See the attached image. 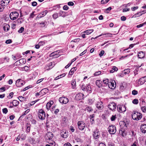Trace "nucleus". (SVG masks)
I'll use <instances>...</instances> for the list:
<instances>
[{"mask_svg":"<svg viewBox=\"0 0 146 146\" xmlns=\"http://www.w3.org/2000/svg\"><path fill=\"white\" fill-rule=\"evenodd\" d=\"M76 70V67H73L69 71L68 76L69 77H71L72 75L73 74L74 72Z\"/></svg>","mask_w":146,"mask_h":146,"instance_id":"f3484780","label":"nucleus"},{"mask_svg":"<svg viewBox=\"0 0 146 146\" xmlns=\"http://www.w3.org/2000/svg\"><path fill=\"white\" fill-rule=\"evenodd\" d=\"M68 5L69 6H73L74 5V3L71 1L69 2L68 3Z\"/></svg>","mask_w":146,"mask_h":146,"instance_id":"774afa93","label":"nucleus"},{"mask_svg":"<svg viewBox=\"0 0 146 146\" xmlns=\"http://www.w3.org/2000/svg\"><path fill=\"white\" fill-rule=\"evenodd\" d=\"M24 28L23 27H21L18 30V32L20 33H22L24 31Z\"/></svg>","mask_w":146,"mask_h":146,"instance_id":"de8ad7c7","label":"nucleus"},{"mask_svg":"<svg viewBox=\"0 0 146 146\" xmlns=\"http://www.w3.org/2000/svg\"><path fill=\"white\" fill-rule=\"evenodd\" d=\"M108 130L110 134H115L116 132L115 127L113 125H110L108 128Z\"/></svg>","mask_w":146,"mask_h":146,"instance_id":"20e7f679","label":"nucleus"},{"mask_svg":"<svg viewBox=\"0 0 146 146\" xmlns=\"http://www.w3.org/2000/svg\"><path fill=\"white\" fill-rule=\"evenodd\" d=\"M37 3L36 1H33L32 3V5L33 6H35L37 5Z\"/></svg>","mask_w":146,"mask_h":146,"instance_id":"338daca9","label":"nucleus"},{"mask_svg":"<svg viewBox=\"0 0 146 146\" xmlns=\"http://www.w3.org/2000/svg\"><path fill=\"white\" fill-rule=\"evenodd\" d=\"M5 90V87H3L0 88V92L4 91Z\"/></svg>","mask_w":146,"mask_h":146,"instance_id":"13d9d810","label":"nucleus"},{"mask_svg":"<svg viewBox=\"0 0 146 146\" xmlns=\"http://www.w3.org/2000/svg\"><path fill=\"white\" fill-rule=\"evenodd\" d=\"M98 131L97 130H96V131L94 132L93 134V136L94 138L95 139H98L99 138L100 135L98 133Z\"/></svg>","mask_w":146,"mask_h":146,"instance_id":"dca6fc26","label":"nucleus"},{"mask_svg":"<svg viewBox=\"0 0 146 146\" xmlns=\"http://www.w3.org/2000/svg\"><path fill=\"white\" fill-rule=\"evenodd\" d=\"M117 109L118 111L120 112H124L126 110V108L125 106H121L119 105L117 106Z\"/></svg>","mask_w":146,"mask_h":146,"instance_id":"6e6552de","label":"nucleus"},{"mask_svg":"<svg viewBox=\"0 0 146 146\" xmlns=\"http://www.w3.org/2000/svg\"><path fill=\"white\" fill-rule=\"evenodd\" d=\"M130 70L129 68L125 69L122 72L123 74V75H126L127 74H129L130 72Z\"/></svg>","mask_w":146,"mask_h":146,"instance_id":"c756f323","label":"nucleus"},{"mask_svg":"<svg viewBox=\"0 0 146 146\" xmlns=\"http://www.w3.org/2000/svg\"><path fill=\"white\" fill-rule=\"evenodd\" d=\"M86 90H87V92L89 93H90L91 92L92 89L90 84H88L87 85Z\"/></svg>","mask_w":146,"mask_h":146,"instance_id":"bb28decb","label":"nucleus"},{"mask_svg":"<svg viewBox=\"0 0 146 146\" xmlns=\"http://www.w3.org/2000/svg\"><path fill=\"white\" fill-rule=\"evenodd\" d=\"M109 87L111 89H114L116 87V82L115 80H111L108 84Z\"/></svg>","mask_w":146,"mask_h":146,"instance_id":"0eeeda50","label":"nucleus"},{"mask_svg":"<svg viewBox=\"0 0 146 146\" xmlns=\"http://www.w3.org/2000/svg\"><path fill=\"white\" fill-rule=\"evenodd\" d=\"M145 82H146V81H145V80L143 76V77L142 78H140L139 79V82H138V83L139 84H140L141 85H142Z\"/></svg>","mask_w":146,"mask_h":146,"instance_id":"aec40b11","label":"nucleus"},{"mask_svg":"<svg viewBox=\"0 0 146 146\" xmlns=\"http://www.w3.org/2000/svg\"><path fill=\"white\" fill-rule=\"evenodd\" d=\"M138 100L137 99H134L132 101V103L135 104H137L138 103Z\"/></svg>","mask_w":146,"mask_h":146,"instance_id":"a19ab883","label":"nucleus"},{"mask_svg":"<svg viewBox=\"0 0 146 146\" xmlns=\"http://www.w3.org/2000/svg\"><path fill=\"white\" fill-rule=\"evenodd\" d=\"M71 86L73 89H75L76 86V82L75 80H72L71 81Z\"/></svg>","mask_w":146,"mask_h":146,"instance_id":"cd10ccee","label":"nucleus"},{"mask_svg":"<svg viewBox=\"0 0 146 146\" xmlns=\"http://www.w3.org/2000/svg\"><path fill=\"white\" fill-rule=\"evenodd\" d=\"M8 110L6 108H4L3 109V113L5 114H6L8 112Z\"/></svg>","mask_w":146,"mask_h":146,"instance_id":"09e8293b","label":"nucleus"},{"mask_svg":"<svg viewBox=\"0 0 146 146\" xmlns=\"http://www.w3.org/2000/svg\"><path fill=\"white\" fill-rule=\"evenodd\" d=\"M20 137L21 139L25 140L26 139V136L25 134H22L21 135Z\"/></svg>","mask_w":146,"mask_h":146,"instance_id":"c03bdc74","label":"nucleus"},{"mask_svg":"<svg viewBox=\"0 0 146 146\" xmlns=\"http://www.w3.org/2000/svg\"><path fill=\"white\" fill-rule=\"evenodd\" d=\"M10 26L8 24H6L3 27V29L5 31H7L9 30Z\"/></svg>","mask_w":146,"mask_h":146,"instance_id":"2f4dec72","label":"nucleus"},{"mask_svg":"<svg viewBox=\"0 0 146 146\" xmlns=\"http://www.w3.org/2000/svg\"><path fill=\"white\" fill-rule=\"evenodd\" d=\"M53 18L55 19H56L58 17V13H56L52 15Z\"/></svg>","mask_w":146,"mask_h":146,"instance_id":"a18cd8bd","label":"nucleus"},{"mask_svg":"<svg viewBox=\"0 0 146 146\" xmlns=\"http://www.w3.org/2000/svg\"><path fill=\"white\" fill-rule=\"evenodd\" d=\"M80 40V39L79 38H77V39H74L73 40H72L71 41V42H79Z\"/></svg>","mask_w":146,"mask_h":146,"instance_id":"bf43d9fd","label":"nucleus"},{"mask_svg":"<svg viewBox=\"0 0 146 146\" xmlns=\"http://www.w3.org/2000/svg\"><path fill=\"white\" fill-rule=\"evenodd\" d=\"M24 84L23 81L19 79L17 80L16 82V85L18 87H21Z\"/></svg>","mask_w":146,"mask_h":146,"instance_id":"9b49d317","label":"nucleus"},{"mask_svg":"<svg viewBox=\"0 0 146 146\" xmlns=\"http://www.w3.org/2000/svg\"><path fill=\"white\" fill-rule=\"evenodd\" d=\"M121 124V126L123 127L122 128H125L127 129V126L128 125V123L127 121L126 122L124 121L121 122L120 123Z\"/></svg>","mask_w":146,"mask_h":146,"instance_id":"6ab92c4d","label":"nucleus"},{"mask_svg":"<svg viewBox=\"0 0 146 146\" xmlns=\"http://www.w3.org/2000/svg\"><path fill=\"white\" fill-rule=\"evenodd\" d=\"M49 145H50L51 146H55V143L54 141H52V142L49 143Z\"/></svg>","mask_w":146,"mask_h":146,"instance_id":"680f3d73","label":"nucleus"},{"mask_svg":"<svg viewBox=\"0 0 146 146\" xmlns=\"http://www.w3.org/2000/svg\"><path fill=\"white\" fill-rule=\"evenodd\" d=\"M59 101L61 103L66 104L68 102L69 100L65 96H62L59 98Z\"/></svg>","mask_w":146,"mask_h":146,"instance_id":"423d86ee","label":"nucleus"},{"mask_svg":"<svg viewBox=\"0 0 146 146\" xmlns=\"http://www.w3.org/2000/svg\"><path fill=\"white\" fill-rule=\"evenodd\" d=\"M93 31V29L88 30L85 31L84 33H86L87 35H89L92 33Z\"/></svg>","mask_w":146,"mask_h":146,"instance_id":"72a5a7b5","label":"nucleus"},{"mask_svg":"<svg viewBox=\"0 0 146 146\" xmlns=\"http://www.w3.org/2000/svg\"><path fill=\"white\" fill-rule=\"evenodd\" d=\"M51 105H50V103H48L46 105V108H47V109L48 110L50 109V108L51 107Z\"/></svg>","mask_w":146,"mask_h":146,"instance_id":"5fc2aeb1","label":"nucleus"},{"mask_svg":"<svg viewBox=\"0 0 146 146\" xmlns=\"http://www.w3.org/2000/svg\"><path fill=\"white\" fill-rule=\"evenodd\" d=\"M96 85L99 88L102 86V82L100 80H97L96 81Z\"/></svg>","mask_w":146,"mask_h":146,"instance_id":"393cba45","label":"nucleus"},{"mask_svg":"<svg viewBox=\"0 0 146 146\" xmlns=\"http://www.w3.org/2000/svg\"><path fill=\"white\" fill-rule=\"evenodd\" d=\"M84 95L82 93H79L77 94L76 96V98L78 100H80L84 98Z\"/></svg>","mask_w":146,"mask_h":146,"instance_id":"4468645a","label":"nucleus"},{"mask_svg":"<svg viewBox=\"0 0 146 146\" xmlns=\"http://www.w3.org/2000/svg\"><path fill=\"white\" fill-rule=\"evenodd\" d=\"M101 72L100 71H99L98 72H95L94 74V75L95 76H97L98 75L100 74H101Z\"/></svg>","mask_w":146,"mask_h":146,"instance_id":"6e6d98bb","label":"nucleus"},{"mask_svg":"<svg viewBox=\"0 0 146 146\" xmlns=\"http://www.w3.org/2000/svg\"><path fill=\"white\" fill-rule=\"evenodd\" d=\"M86 86L84 85H83L81 87V89L82 90H83L84 91H86Z\"/></svg>","mask_w":146,"mask_h":146,"instance_id":"e2e57ef3","label":"nucleus"},{"mask_svg":"<svg viewBox=\"0 0 146 146\" xmlns=\"http://www.w3.org/2000/svg\"><path fill=\"white\" fill-rule=\"evenodd\" d=\"M54 62H51L50 63L46 65L45 66V69L46 70H49L52 68L54 66L55 64Z\"/></svg>","mask_w":146,"mask_h":146,"instance_id":"9d476101","label":"nucleus"},{"mask_svg":"<svg viewBox=\"0 0 146 146\" xmlns=\"http://www.w3.org/2000/svg\"><path fill=\"white\" fill-rule=\"evenodd\" d=\"M12 42V40L11 39H9L6 41L5 43L7 44H9L11 43Z\"/></svg>","mask_w":146,"mask_h":146,"instance_id":"0e129e2a","label":"nucleus"},{"mask_svg":"<svg viewBox=\"0 0 146 146\" xmlns=\"http://www.w3.org/2000/svg\"><path fill=\"white\" fill-rule=\"evenodd\" d=\"M77 124L79 129L81 130H83L85 127V123L82 121H78Z\"/></svg>","mask_w":146,"mask_h":146,"instance_id":"39448f33","label":"nucleus"},{"mask_svg":"<svg viewBox=\"0 0 146 146\" xmlns=\"http://www.w3.org/2000/svg\"><path fill=\"white\" fill-rule=\"evenodd\" d=\"M58 14L59 15V16L63 17H65L67 15V13L66 12L61 11H59Z\"/></svg>","mask_w":146,"mask_h":146,"instance_id":"b1692460","label":"nucleus"},{"mask_svg":"<svg viewBox=\"0 0 146 146\" xmlns=\"http://www.w3.org/2000/svg\"><path fill=\"white\" fill-rule=\"evenodd\" d=\"M31 88V86H28L27 87H26L25 88L23 89V90H21V91H25L26 90L29 89V88Z\"/></svg>","mask_w":146,"mask_h":146,"instance_id":"864d4df0","label":"nucleus"},{"mask_svg":"<svg viewBox=\"0 0 146 146\" xmlns=\"http://www.w3.org/2000/svg\"><path fill=\"white\" fill-rule=\"evenodd\" d=\"M18 23H22L23 21V19L22 18H19L17 20Z\"/></svg>","mask_w":146,"mask_h":146,"instance_id":"3c124183","label":"nucleus"},{"mask_svg":"<svg viewBox=\"0 0 146 146\" xmlns=\"http://www.w3.org/2000/svg\"><path fill=\"white\" fill-rule=\"evenodd\" d=\"M11 103H12V104L13 105V106H14L16 107L19 104V102L18 101H17L16 100H14L12 102H11Z\"/></svg>","mask_w":146,"mask_h":146,"instance_id":"7c9ffc66","label":"nucleus"},{"mask_svg":"<svg viewBox=\"0 0 146 146\" xmlns=\"http://www.w3.org/2000/svg\"><path fill=\"white\" fill-rule=\"evenodd\" d=\"M48 90L46 88H44L42 89L40 91V93L41 94V95L42 96L46 94L48 92Z\"/></svg>","mask_w":146,"mask_h":146,"instance_id":"4be33fe9","label":"nucleus"},{"mask_svg":"<svg viewBox=\"0 0 146 146\" xmlns=\"http://www.w3.org/2000/svg\"><path fill=\"white\" fill-rule=\"evenodd\" d=\"M26 127L27 132L28 133H29L30 130V125L29 124H27L26 125Z\"/></svg>","mask_w":146,"mask_h":146,"instance_id":"f704fd0d","label":"nucleus"},{"mask_svg":"<svg viewBox=\"0 0 146 146\" xmlns=\"http://www.w3.org/2000/svg\"><path fill=\"white\" fill-rule=\"evenodd\" d=\"M131 115L133 119L137 121L140 119L142 117L141 113L135 111H133Z\"/></svg>","mask_w":146,"mask_h":146,"instance_id":"f257e3e1","label":"nucleus"},{"mask_svg":"<svg viewBox=\"0 0 146 146\" xmlns=\"http://www.w3.org/2000/svg\"><path fill=\"white\" fill-rule=\"evenodd\" d=\"M30 109H28L26 111L23 112L22 115L20 117V118L22 117L23 115H25L28 113L30 111Z\"/></svg>","mask_w":146,"mask_h":146,"instance_id":"e433bc0d","label":"nucleus"},{"mask_svg":"<svg viewBox=\"0 0 146 146\" xmlns=\"http://www.w3.org/2000/svg\"><path fill=\"white\" fill-rule=\"evenodd\" d=\"M116 118V115H112L111 117V119L112 121H114Z\"/></svg>","mask_w":146,"mask_h":146,"instance_id":"49530a36","label":"nucleus"},{"mask_svg":"<svg viewBox=\"0 0 146 146\" xmlns=\"http://www.w3.org/2000/svg\"><path fill=\"white\" fill-rule=\"evenodd\" d=\"M19 16V14L17 12L14 11L10 13L9 17L11 20H14L18 17Z\"/></svg>","mask_w":146,"mask_h":146,"instance_id":"7ed1b4c3","label":"nucleus"},{"mask_svg":"<svg viewBox=\"0 0 146 146\" xmlns=\"http://www.w3.org/2000/svg\"><path fill=\"white\" fill-rule=\"evenodd\" d=\"M104 53V50H101L99 53V55L100 57L102 56Z\"/></svg>","mask_w":146,"mask_h":146,"instance_id":"052dcab7","label":"nucleus"},{"mask_svg":"<svg viewBox=\"0 0 146 146\" xmlns=\"http://www.w3.org/2000/svg\"><path fill=\"white\" fill-rule=\"evenodd\" d=\"M95 99L94 98L89 99L88 100V103L89 105H92L94 104L95 102Z\"/></svg>","mask_w":146,"mask_h":146,"instance_id":"c85d7f7f","label":"nucleus"},{"mask_svg":"<svg viewBox=\"0 0 146 146\" xmlns=\"http://www.w3.org/2000/svg\"><path fill=\"white\" fill-rule=\"evenodd\" d=\"M141 132L144 133H146V124H143L141 126Z\"/></svg>","mask_w":146,"mask_h":146,"instance_id":"a211bd4d","label":"nucleus"},{"mask_svg":"<svg viewBox=\"0 0 146 146\" xmlns=\"http://www.w3.org/2000/svg\"><path fill=\"white\" fill-rule=\"evenodd\" d=\"M35 12V11H33L32 13H31L30 15V17L33 18L35 16V14L34 13Z\"/></svg>","mask_w":146,"mask_h":146,"instance_id":"69168bd1","label":"nucleus"},{"mask_svg":"<svg viewBox=\"0 0 146 146\" xmlns=\"http://www.w3.org/2000/svg\"><path fill=\"white\" fill-rule=\"evenodd\" d=\"M53 137V133L50 132H49L46 133L45 136V137L46 140H50L52 139Z\"/></svg>","mask_w":146,"mask_h":146,"instance_id":"f8f14e48","label":"nucleus"},{"mask_svg":"<svg viewBox=\"0 0 146 146\" xmlns=\"http://www.w3.org/2000/svg\"><path fill=\"white\" fill-rule=\"evenodd\" d=\"M13 94H14L13 93V92L10 93L9 94L8 96H7V98L9 99L13 97Z\"/></svg>","mask_w":146,"mask_h":146,"instance_id":"79ce46f5","label":"nucleus"},{"mask_svg":"<svg viewBox=\"0 0 146 146\" xmlns=\"http://www.w3.org/2000/svg\"><path fill=\"white\" fill-rule=\"evenodd\" d=\"M56 53L57 52H54L52 53L50 55V56H53L54 58L58 57L59 56V55L57 54Z\"/></svg>","mask_w":146,"mask_h":146,"instance_id":"473e14b6","label":"nucleus"},{"mask_svg":"<svg viewBox=\"0 0 146 146\" xmlns=\"http://www.w3.org/2000/svg\"><path fill=\"white\" fill-rule=\"evenodd\" d=\"M103 82L106 85H107L109 83V80L108 79H106L105 80H103Z\"/></svg>","mask_w":146,"mask_h":146,"instance_id":"37998d69","label":"nucleus"},{"mask_svg":"<svg viewBox=\"0 0 146 146\" xmlns=\"http://www.w3.org/2000/svg\"><path fill=\"white\" fill-rule=\"evenodd\" d=\"M141 109L142 111L144 112H146V106H142L141 107Z\"/></svg>","mask_w":146,"mask_h":146,"instance_id":"8fccbe9b","label":"nucleus"},{"mask_svg":"<svg viewBox=\"0 0 146 146\" xmlns=\"http://www.w3.org/2000/svg\"><path fill=\"white\" fill-rule=\"evenodd\" d=\"M19 63L21 64H25V60L24 58L21 59L19 60Z\"/></svg>","mask_w":146,"mask_h":146,"instance_id":"58836bf2","label":"nucleus"},{"mask_svg":"<svg viewBox=\"0 0 146 146\" xmlns=\"http://www.w3.org/2000/svg\"><path fill=\"white\" fill-rule=\"evenodd\" d=\"M145 56V54L143 52L141 51L139 52L138 54V57L139 58H143Z\"/></svg>","mask_w":146,"mask_h":146,"instance_id":"5701e85b","label":"nucleus"},{"mask_svg":"<svg viewBox=\"0 0 146 146\" xmlns=\"http://www.w3.org/2000/svg\"><path fill=\"white\" fill-rule=\"evenodd\" d=\"M38 116L39 119L42 120L45 119L46 117V114L44 111L41 109L39 110L38 113Z\"/></svg>","mask_w":146,"mask_h":146,"instance_id":"f03ea898","label":"nucleus"},{"mask_svg":"<svg viewBox=\"0 0 146 146\" xmlns=\"http://www.w3.org/2000/svg\"><path fill=\"white\" fill-rule=\"evenodd\" d=\"M96 106L97 108L99 110H102L104 107L103 103L101 101L98 102L96 104Z\"/></svg>","mask_w":146,"mask_h":146,"instance_id":"ddd939ff","label":"nucleus"},{"mask_svg":"<svg viewBox=\"0 0 146 146\" xmlns=\"http://www.w3.org/2000/svg\"><path fill=\"white\" fill-rule=\"evenodd\" d=\"M116 107V104L114 102H110L108 106V108L110 110L113 111H114Z\"/></svg>","mask_w":146,"mask_h":146,"instance_id":"1a4fd4ad","label":"nucleus"},{"mask_svg":"<svg viewBox=\"0 0 146 146\" xmlns=\"http://www.w3.org/2000/svg\"><path fill=\"white\" fill-rule=\"evenodd\" d=\"M5 5H3L2 3H1L0 4V12H2L4 10L5 8Z\"/></svg>","mask_w":146,"mask_h":146,"instance_id":"c9c22d12","label":"nucleus"},{"mask_svg":"<svg viewBox=\"0 0 146 146\" xmlns=\"http://www.w3.org/2000/svg\"><path fill=\"white\" fill-rule=\"evenodd\" d=\"M10 2V0H2L1 2V3H2L3 5L5 6L7 5Z\"/></svg>","mask_w":146,"mask_h":146,"instance_id":"412c9836","label":"nucleus"},{"mask_svg":"<svg viewBox=\"0 0 146 146\" xmlns=\"http://www.w3.org/2000/svg\"><path fill=\"white\" fill-rule=\"evenodd\" d=\"M125 128H121V129L119 131V133L122 136L124 137L126 135V132L125 131Z\"/></svg>","mask_w":146,"mask_h":146,"instance_id":"2eb2a0df","label":"nucleus"},{"mask_svg":"<svg viewBox=\"0 0 146 146\" xmlns=\"http://www.w3.org/2000/svg\"><path fill=\"white\" fill-rule=\"evenodd\" d=\"M112 8L111 7H109L108 8L106 9V11L107 13H109V11Z\"/></svg>","mask_w":146,"mask_h":146,"instance_id":"4d7b16f0","label":"nucleus"},{"mask_svg":"<svg viewBox=\"0 0 146 146\" xmlns=\"http://www.w3.org/2000/svg\"><path fill=\"white\" fill-rule=\"evenodd\" d=\"M60 135L61 136L64 138H66L67 137L68 134L66 131L61 132Z\"/></svg>","mask_w":146,"mask_h":146,"instance_id":"a878e982","label":"nucleus"},{"mask_svg":"<svg viewBox=\"0 0 146 146\" xmlns=\"http://www.w3.org/2000/svg\"><path fill=\"white\" fill-rule=\"evenodd\" d=\"M86 110L89 112L92 111H93V109H92V108L89 106H88L86 108Z\"/></svg>","mask_w":146,"mask_h":146,"instance_id":"ea45409f","label":"nucleus"},{"mask_svg":"<svg viewBox=\"0 0 146 146\" xmlns=\"http://www.w3.org/2000/svg\"><path fill=\"white\" fill-rule=\"evenodd\" d=\"M132 94L134 95H135L138 94V92L135 90H134L132 91Z\"/></svg>","mask_w":146,"mask_h":146,"instance_id":"603ef678","label":"nucleus"},{"mask_svg":"<svg viewBox=\"0 0 146 146\" xmlns=\"http://www.w3.org/2000/svg\"><path fill=\"white\" fill-rule=\"evenodd\" d=\"M47 11L46 10L41 13L40 14V15H41V16L43 17L47 14Z\"/></svg>","mask_w":146,"mask_h":146,"instance_id":"4c0bfd02","label":"nucleus"}]
</instances>
